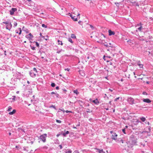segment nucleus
<instances>
[{
  "instance_id": "c03bdc74",
  "label": "nucleus",
  "mask_w": 153,
  "mask_h": 153,
  "mask_svg": "<svg viewBox=\"0 0 153 153\" xmlns=\"http://www.w3.org/2000/svg\"><path fill=\"white\" fill-rule=\"evenodd\" d=\"M86 112H87V113H90V109H88V108H87L86 109Z\"/></svg>"
},
{
  "instance_id": "ddd939ff",
  "label": "nucleus",
  "mask_w": 153,
  "mask_h": 153,
  "mask_svg": "<svg viewBox=\"0 0 153 153\" xmlns=\"http://www.w3.org/2000/svg\"><path fill=\"white\" fill-rule=\"evenodd\" d=\"M108 35L109 36H111L112 35H114L115 33L114 31H112L111 30H109L108 31Z\"/></svg>"
},
{
  "instance_id": "39448f33",
  "label": "nucleus",
  "mask_w": 153,
  "mask_h": 153,
  "mask_svg": "<svg viewBox=\"0 0 153 153\" xmlns=\"http://www.w3.org/2000/svg\"><path fill=\"white\" fill-rule=\"evenodd\" d=\"M17 10V9L16 8H12L10 11V14L11 15H13L14 14L15 12Z\"/></svg>"
},
{
  "instance_id": "0eeeda50",
  "label": "nucleus",
  "mask_w": 153,
  "mask_h": 153,
  "mask_svg": "<svg viewBox=\"0 0 153 153\" xmlns=\"http://www.w3.org/2000/svg\"><path fill=\"white\" fill-rule=\"evenodd\" d=\"M70 14L69 16L71 17V19L75 21H77V18L74 16H73V15L71 14L70 13H69Z\"/></svg>"
},
{
  "instance_id": "c85d7f7f",
  "label": "nucleus",
  "mask_w": 153,
  "mask_h": 153,
  "mask_svg": "<svg viewBox=\"0 0 153 153\" xmlns=\"http://www.w3.org/2000/svg\"><path fill=\"white\" fill-rule=\"evenodd\" d=\"M41 148L42 149H48V147H47V146H43L42 148Z\"/></svg>"
},
{
  "instance_id": "2f4dec72",
  "label": "nucleus",
  "mask_w": 153,
  "mask_h": 153,
  "mask_svg": "<svg viewBox=\"0 0 153 153\" xmlns=\"http://www.w3.org/2000/svg\"><path fill=\"white\" fill-rule=\"evenodd\" d=\"M28 147H25L24 148V150L26 151H28Z\"/></svg>"
},
{
  "instance_id": "3c124183",
  "label": "nucleus",
  "mask_w": 153,
  "mask_h": 153,
  "mask_svg": "<svg viewBox=\"0 0 153 153\" xmlns=\"http://www.w3.org/2000/svg\"><path fill=\"white\" fill-rule=\"evenodd\" d=\"M65 70H67V71H69L70 70V69L69 68H65Z\"/></svg>"
},
{
  "instance_id": "423d86ee",
  "label": "nucleus",
  "mask_w": 153,
  "mask_h": 153,
  "mask_svg": "<svg viewBox=\"0 0 153 153\" xmlns=\"http://www.w3.org/2000/svg\"><path fill=\"white\" fill-rule=\"evenodd\" d=\"M25 37L29 40H30L32 39L33 37V35H32L31 33H29V34L25 36Z\"/></svg>"
},
{
  "instance_id": "680f3d73",
  "label": "nucleus",
  "mask_w": 153,
  "mask_h": 153,
  "mask_svg": "<svg viewBox=\"0 0 153 153\" xmlns=\"http://www.w3.org/2000/svg\"><path fill=\"white\" fill-rule=\"evenodd\" d=\"M73 128H76V127H75L74 126H73Z\"/></svg>"
},
{
  "instance_id": "9b49d317",
  "label": "nucleus",
  "mask_w": 153,
  "mask_h": 153,
  "mask_svg": "<svg viewBox=\"0 0 153 153\" xmlns=\"http://www.w3.org/2000/svg\"><path fill=\"white\" fill-rule=\"evenodd\" d=\"M95 149L97 150V152H98L99 153H105L102 149H100L98 148H95Z\"/></svg>"
},
{
  "instance_id": "f8f14e48",
  "label": "nucleus",
  "mask_w": 153,
  "mask_h": 153,
  "mask_svg": "<svg viewBox=\"0 0 153 153\" xmlns=\"http://www.w3.org/2000/svg\"><path fill=\"white\" fill-rule=\"evenodd\" d=\"M62 132V131L61 132V134H62L64 137H66V135L68 134L69 133V131H65V133H63Z\"/></svg>"
},
{
  "instance_id": "4468645a",
  "label": "nucleus",
  "mask_w": 153,
  "mask_h": 153,
  "mask_svg": "<svg viewBox=\"0 0 153 153\" xmlns=\"http://www.w3.org/2000/svg\"><path fill=\"white\" fill-rule=\"evenodd\" d=\"M143 100L144 102L148 103H150L151 102V100L148 98L143 99Z\"/></svg>"
},
{
  "instance_id": "8fccbe9b",
  "label": "nucleus",
  "mask_w": 153,
  "mask_h": 153,
  "mask_svg": "<svg viewBox=\"0 0 153 153\" xmlns=\"http://www.w3.org/2000/svg\"><path fill=\"white\" fill-rule=\"evenodd\" d=\"M74 153H79V152L78 150H75L74 151Z\"/></svg>"
},
{
  "instance_id": "49530a36",
  "label": "nucleus",
  "mask_w": 153,
  "mask_h": 153,
  "mask_svg": "<svg viewBox=\"0 0 153 153\" xmlns=\"http://www.w3.org/2000/svg\"><path fill=\"white\" fill-rule=\"evenodd\" d=\"M59 146V147L60 149H62V145H60Z\"/></svg>"
},
{
  "instance_id": "cd10ccee",
  "label": "nucleus",
  "mask_w": 153,
  "mask_h": 153,
  "mask_svg": "<svg viewBox=\"0 0 153 153\" xmlns=\"http://www.w3.org/2000/svg\"><path fill=\"white\" fill-rule=\"evenodd\" d=\"M12 109V107L11 106H9L8 107V110H7L8 111H11V110Z\"/></svg>"
},
{
  "instance_id": "412c9836",
  "label": "nucleus",
  "mask_w": 153,
  "mask_h": 153,
  "mask_svg": "<svg viewBox=\"0 0 153 153\" xmlns=\"http://www.w3.org/2000/svg\"><path fill=\"white\" fill-rule=\"evenodd\" d=\"M68 40L69 42H70L72 43H73L74 42L73 41L72 39L71 38H68Z\"/></svg>"
},
{
  "instance_id": "1a4fd4ad",
  "label": "nucleus",
  "mask_w": 153,
  "mask_h": 153,
  "mask_svg": "<svg viewBox=\"0 0 153 153\" xmlns=\"http://www.w3.org/2000/svg\"><path fill=\"white\" fill-rule=\"evenodd\" d=\"M30 75L31 76L34 77L36 76V74L33 72L32 70L29 73Z\"/></svg>"
},
{
  "instance_id": "72a5a7b5",
  "label": "nucleus",
  "mask_w": 153,
  "mask_h": 153,
  "mask_svg": "<svg viewBox=\"0 0 153 153\" xmlns=\"http://www.w3.org/2000/svg\"><path fill=\"white\" fill-rule=\"evenodd\" d=\"M20 74L19 72H17V73H16L15 74V77L16 76V78H18V76H16V75H20Z\"/></svg>"
},
{
  "instance_id": "a19ab883",
  "label": "nucleus",
  "mask_w": 153,
  "mask_h": 153,
  "mask_svg": "<svg viewBox=\"0 0 153 153\" xmlns=\"http://www.w3.org/2000/svg\"><path fill=\"white\" fill-rule=\"evenodd\" d=\"M55 95H56V97H57V98L59 97V95L58 94L56 93Z\"/></svg>"
},
{
  "instance_id": "393cba45",
  "label": "nucleus",
  "mask_w": 153,
  "mask_h": 153,
  "mask_svg": "<svg viewBox=\"0 0 153 153\" xmlns=\"http://www.w3.org/2000/svg\"><path fill=\"white\" fill-rule=\"evenodd\" d=\"M140 119L143 122H144L146 120V118L144 117H142L140 118Z\"/></svg>"
},
{
  "instance_id": "58836bf2",
  "label": "nucleus",
  "mask_w": 153,
  "mask_h": 153,
  "mask_svg": "<svg viewBox=\"0 0 153 153\" xmlns=\"http://www.w3.org/2000/svg\"><path fill=\"white\" fill-rule=\"evenodd\" d=\"M42 26L43 27H45V28H46L47 27V26L46 25H45L44 24H42Z\"/></svg>"
},
{
  "instance_id": "7ed1b4c3",
  "label": "nucleus",
  "mask_w": 153,
  "mask_h": 153,
  "mask_svg": "<svg viewBox=\"0 0 153 153\" xmlns=\"http://www.w3.org/2000/svg\"><path fill=\"white\" fill-rule=\"evenodd\" d=\"M129 142L131 143L132 145H135L136 144L137 142L136 139L134 135H131L130 137Z\"/></svg>"
},
{
  "instance_id": "bf43d9fd",
  "label": "nucleus",
  "mask_w": 153,
  "mask_h": 153,
  "mask_svg": "<svg viewBox=\"0 0 153 153\" xmlns=\"http://www.w3.org/2000/svg\"><path fill=\"white\" fill-rule=\"evenodd\" d=\"M110 133H111V134H113V133H114V132H113V131H110Z\"/></svg>"
},
{
  "instance_id": "09e8293b",
  "label": "nucleus",
  "mask_w": 153,
  "mask_h": 153,
  "mask_svg": "<svg viewBox=\"0 0 153 153\" xmlns=\"http://www.w3.org/2000/svg\"><path fill=\"white\" fill-rule=\"evenodd\" d=\"M90 27L92 28L93 29H94V27L92 25H90Z\"/></svg>"
},
{
  "instance_id": "4d7b16f0",
  "label": "nucleus",
  "mask_w": 153,
  "mask_h": 153,
  "mask_svg": "<svg viewBox=\"0 0 153 153\" xmlns=\"http://www.w3.org/2000/svg\"><path fill=\"white\" fill-rule=\"evenodd\" d=\"M69 111L68 110H66L65 111V112L67 113H69Z\"/></svg>"
},
{
  "instance_id": "603ef678",
  "label": "nucleus",
  "mask_w": 153,
  "mask_h": 153,
  "mask_svg": "<svg viewBox=\"0 0 153 153\" xmlns=\"http://www.w3.org/2000/svg\"><path fill=\"white\" fill-rule=\"evenodd\" d=\"M56 94V93H55V92H52L51 93V94H54L55 95V94Z\"/></svg>"
},
{
  "instance_id": "4c0bfd02",
  "label": "nucleus",
  "mask_w": 153,
  "mask_h": 153,
  "mask_svg": "<svg viewBox=\"0 0 153 153\" xmlns=\"http://www.w3.org/2000/svg\"><path fill=\"white\" fill-rule=\"evenodd\" d=\"M122 131L124 134H126V133L125 132V128L122 129Z\"/></svg>"
},
{
  "instance_id": "dca6fc26",
  "label": "nucleus",
  "mask_w": 153,
  "mask_h": 153,
  "mask_svg": "<svg viewBox=\"0 0 153 153\" xmlns=\"http://www.w3.org/2000/svg\"><path fill=\"white\" fill-rule=\"evenodd\" d=\"M127 42H128V44L130 45H131L133 44V41L131 39L128 40L127 41Z\"/></svg>"
},
{
  "instance_id": "052dcab7",
  "label": "nucleus",
  "mask_w": 153,
  "mask_h": 153,
  "mask_svg": "<svg viewBox=\"0 0 153 153\" xmlns=\"http://www.w3.org/2000/svg\"><path fill=\"white\" fill-rule=\"evenodd\" d=\"M109 90L110 91H111V92H112L113 91V90L111 89L110 88H109Z\"/></svg>"
},
{
  "instance_id": "37998d69",
  "label": "nucleus",
  "mask_w": 153,
  "mask_h": 153,
  "mask_svg": "<svg viewBox=\"0 0 153 153\" xmlns=\"http://www.w3.org/2000/svg\"><path fill=\"white\" fill-rule=\"evenodd\" d=\"M120 98V97H117V98H116L114 100V101H115V102H116L117 101V100H119Z\"/></svg>"
},
{
  "instance_id": "0e129e2a",
  "label": "nucleus",
  "mask_w": 153,
  "mask_h": 153,
  "mask_svg": "<svg viewBox=\"0 0 153 153\" xmlns=\"http://www.w3.org/2000/svg\"><path fill=\"white\" fill-rule=\"evenodd\" d=\"M59 136V134H57L56 135L57 137H58Z\"/></svg>"
},
{
  "instance_id": "c756f323",
  "label": "nucleus",
  "mask_w": 153,
  "mask_h": 153,
  "mask_svg": "<svg viewBox=\"0 0 153 153\" xmlns=\"http://www.w3.org/2000/svg\"><path fill=\"white\" fill-rule=\"evenodd\" d=\"M51 87H54L55 86V84L54 83L52 82L51 83Z\"/></svg>"
},
{
  "instance_id": "f257e3e1",
  "label": "nucleus",
  "mask_w": 153,
  "mask_h": 153,
  "mask_svg": "<svg viewBox=\"0 0 153 153\" xmlns=\"http://www.w3.org/2000/svg\"><path fill=\"white\" fill-rule=\"evenodd\" d=\"M127 102L130 105H133L137 102H139L140 100L137 99L135 100L131 97H128L127 100Z\"/></svg>"
},
{
  "instance_id": "bb28decb",
  "label": "nucleus",
  "mask_w": 153,
  "mask_h": 153,
  "mask_svg": "<svg viewBox=\"0 0 153 153\" xmlns=\"http://www.w3.org/2000/svg\"><path fill=\"white\" fill-rule=\"evenodd\" d=\"M79 73L82 76H84L85 75V74L82 71H80L79 72Z\"/></svg>"
},
{
  "instance_id": "20e7f679",
  "label": "nucleus",
  "mask_w": 153,
  "mask_h": 153,
  "mask_svg": "<svg viewBox=\"0 0 153 153\" xmlns=\"http://www.w3.org/2000/svg\"><path fill=\"white\" fill-rule=\"evenodd\" d=\"M46 137L47 134H44L40 136L39 138L44 143H45L46 141Z\"/></svg>"
},
{
  "instance_id": "9d476101",
  "label": "nucleus",
  "mask_w": 153,
  "mask_h": 153,
  "mask_svg": "<svg viewBox=\"0 0 153 153\" xmlns=\"http://www.w3.org/2000/svg\"><path fill=\"white\" fill-rule=\"evenodd\" d=\"M92 102L96 105H98L100 103V102L97 98H96L95 100H92Z\"/></svg>"
},
{
  "instance_id": "69168bd1",
  "label": "nucleus",
  "mask_w": 153,
  "mask_h": 153,
  "mask_svg": "<svg viewBox=\"0 0 153 153\" xmlns=\"http://www.w3.org/2000/svg\"><path fill=\"white\" fill-rule=\"evenodd\" d=\"M141 145L143 146V147H144L145 146V144H142Z\"/></svg>"
},
{
  "instance_id": "5701e85b",
  "label": "nucleus",
  "mask_w": 153,
  "mask_h": 153,
  "mask_svg": "<svg viewBox=\"0 0 153 153\" xmlns=\"http://www.w3.org/2000/svg\"><path fill=\"white\" fill-rule=\"evenodd\" d=\"M104 45L106 47H110L111 48H113L114 46H109V45H108L107 44H104Z\"/></svg>"
},
{
  "instance_id": "864d4df0",
  "label": "nucleus",
  "mask_w": 153,
  "mask_h": 153,
  "mask_svg": "<svg viewBox=\"0 0 153 153\" xmlns=\"http://www.w3.org/2000/svg\"><path fill=\"white\" fill-rule=\"evenodd\" d=\"M142 24L140 22V23H139V24L137 25L138 26L140 25V26H142Z\"/></svg>"
},
{
  "instance_id": "2eb2a0df",
  "label": "nucleus",
  "mask_w": 153,
  "mask_h": 153,
  "mask_svg": "<svg viewBox=\"0 0 153 153\" xmlns=\"http://www.w3.org/2000/svg\"><path fill=\"white\" fill-rule=\"evenodd\" d=\"M18 30H19V32L18 30H16L15 31L16 33H18L19 35H20L21 34L22 30L21 28H18Z\"/></svg>"
},
{
  "instance_id": "5fc2aeb1",
  "label": "nucleus",
  "mask_w": 153,
  "mask_h": 153,
  "mask_svg": "<svg viewBox=\"0 0 153 153\" xmlns=\"http://www.w3.org/2000/svg\"><path fill=\"white\" fill-rule=\"evenodd\" d=\"M120 142H121L122 143H124V141L123 140H121L120 141Z\"/></svg>"
},
{
  "instance_id": "6e6552de",
  "label": "nucleus",
  "mask_w": 153,
  "mask_h": 153,
  "mask_svg": "<svg viewBox=\"0 0 153 153\" xmlns=\"http://www.w3.org/2000/svg\"><path fill=\"white\" fill-rule=\"evenodd\" d=\"M117 135L115 132L113 133L112 135V139L115 140H116L117 139Z\"/></svg>"
},
{
  "instance_id": "c9c22d12",
  "label": "nucleus",
  "mask_w": 153,
  "mask_h": 153,
  "mask_svg": "<svg viewBox=\"0 0 153 153\" xmlns=\"http://www.w3.org/2000/svg\"><path fill=\"white\" fill-rule=\"evenodd\" d=\"M36 43V46L38 47H39V43L37 42H35Z\"/></svg>"
},
{
  "instance_id": "e433bc0d",
  "label": "nucleus",
  "mask_w": 153,
  "mask_h": 153,
  "mask_svg": "<svg viewBox=\"0 0 153 153\" xmlns=\"http://www.w3.org/2000/svg\"><path fill=\"white\" fill-rule=\"evenodd\" d=\"M60 111H63L64 113L65 112V111L63 109H59V110L58 112H60Z\"/></svg>"
},
{
  "instance_id": "a18cd8bd",
  "label": "nucleus",
  "mask_w": 153,
  "mask_h": 153,
  "mask_svg": "<svg viewBox=\"0 0 153 153\" xmlns=\"http://www.w3.org/2000/svg\"><path fill=\"white\" fill-rule=\"evenodd\" d=\"M17 23L16 22H15L14 24V27H16L17 26Z\"/></svg>"
},
{
  "instance_id": "e2e57ef3",
  "label": "nucleus",
  "mask_w": 153,
  "mask_h": 153,
  "mask_svg": "<svg viewBox=\"0 0 153 153\" xmlns=\"http://www.w3.org/2000/svg\"><path fill=\"white\" fill-rule=\"evenodd\" d=\"M109 46H113V45H112L111 43H109Z\"/></svg>"
},
{
  "instance_id": "f03ea898",
  "label": "nucleus",
  "mask_w": 153,
  "mask_h": 153,
  "mask_svg": "<svg viewBox=\"0 0 153 153\" xmlns=\"http://www.w3.org/2000/svg\"><path fill=\"white\" fill-rule=\"evenodd\" d=\"M2 23L6 25V29L10 31L12 27V25L10 21L9 20L6 22H3Z\"/></svg>"
},
{
  "instance_id": "79ce46f5",
  "label": "nucleus",
  "mask_w": 153,
  "mask_h": 153,
  "mask_svg": "<svg viewBox=\"0 0 153 153\" xmlns=\"http://www.w3.org/2000/svg\"><path fill=\"white\" fill-rule=\"evenodd\" d=\"M33 71H35L37 73V70H36V68H33Z\"/></svg>"
},
{
  "instance_id": "13d9d810",
  "label": "nucleus",
  "mask_w": 153,
  "mask_h": 153,
  "mask_svg": "<svg viewBox=\"0 0 153 153\" xmlns=\"http://www.w3.org/2000/svg\"><path fill=\"white\" fill-rule=\"evenodd\" d=\"M39 35H40V36L41 37H42V36H42V33H40Z\"/></svg>"
},
{
  "instance_id": "4be33fe9",
  "label": "nucleus",
  "mask_w": 153,
  "mask_h": 153,
  "mask_svg": "<svg viewBox=\"0 0 153 153\" xmlns=\"http://www.w3.org/2000/svg\"><path fill=\"white\" fill-rule=\"evenodd\" d=\"M58 42V45H63V43H62V41H60L59 40H58L57 41Z\"/></svg>"
},
{
  "instance_id": "f3484780",
  "label": "nucleus",
  "mask_w": 153,
  "mask_h": 153,
  "mask_svg": "<svg viewBox=\"0 0 153 153\" xmlns=\"http://www.w3.org/2000/svg\"><path fill=\"white\" fill-rule=\"evenodd\" d=\"M140 61H139L138 62L137 64L139 66L140 68H142L143 67V65L140 63Z\"/></svg>"
},
{
  "instance_id": "f704fd0d",
  "label": "nucleus",
  "mask_w": 153,
  "mask_h": 153,
  "mask_svg": "<svg viewBox=\"0 0 153 153\" xmlns=\"http://www.w3.org/2000/svg\"><path fill=\"white\" fill-rule=\"evenodd\" d=\"M50 108H53L55 109L56 110V108L55 106L53 105H52L50 107Z\"/></svg>"
},
{
  "instance_id": "774afa93",
  "label": "nucleus",
  "mask_w": 153,
  "mask_h": 153,
  "mask_svg": "<svg viewBox=\"0 0 153 153\" xmlns=\"http://www.w3.org/2000/svg\"><path fill=\"white\" fill-rule=\"evenodd\" d=\"M89 101H92V99H90L89 100Z\"/></svg>"
},
{
  "instance_id": "6ab92c4d",
  "label": "nucleus",
  "mask_w": 153,
  "mask_h": 153,
  "mask_svg": "<svg viewBox=\"0 0 153 153\" xmlns=\"http://www.w3.org/2000/svg\"><path fill=\"white\" fill-rule=\"evenodd\" d=\"M71 38L73 39H75L76 38V37L75 35L74 34H71Z\"/></svg>"
},
{
  "instance_id": "ea45409f",
  "label": "nucleus",
  "mask_w": 153,
  "mask_h": 153,
  "mask_svg": "<svg viewBox=\"0 0 153 153\" xmlns=\"http://www.w3.org/2000/svg\"><path fill=\"white\" fill-rule=\"evenodd\" d=\"M56 121L57 123H61V122H62L61 120H56Z\"/></svg>"
},
{
  "instance_id": "de8ad7c7",
  "label": "nucleus",
  "mask_w": 153,
  "mask_h": 153,
  "mask_svg": "<svg viewBox=\"0 0 153 153\" xmlns=\"http://www.w3.org/2000/svg\"><path fill=\"white\" fill-rule=\"evenodd\" d=\"M13 98H12V100H13V101H15V98H16V97L15 96H13Z\"/></svg>"
},
{
  "instance_id": "a211bd4d",
  "label": "nucleus",
  "mask_w": 153,
  "mask_h": 153,
  "mask_svg": "<svg viewBox=\"0 0 153 153\" xmlns=\"http://www.w3.org/2000/svg\"><path fill=\"white\" fill-rule=\"evenodd\" d=\"M16 112V110L15 109H14L12 111L9 112V114L10 115H13Z\"/></svg>"
},
{
  "instance_id": "6e6d98bb",
  "label": "nucleus",
  "mask_w": 153,
  "mask_h": 153,
  "mask_svg": "<svg viewBox=\"0 0 153 153\" xmlns=\"http://www.w3.org/2000/svg\"><path fill=\"white\" fill-rule=\"evenodd\" d=\"M59 86H56V90H58L59 89Z\"/></svg>"
},
{
  "instance_id": "b1692460",
  "label": "nucleus",
  "mask_w": 153,
  "mask_h": 153,
  "mask_svg": "<svg viewBox=\"0 0 153 153\" xmlns=\"http://www.w3.org/2000/svg\"><path fill=\"white\" fill-rule=\"evenodd\" d=\"M73 92L74 93L76 94V95L78 94L79 93L78 92L77 90H74L73 91Z\"/></svg>"
},
{
  "instance_id": "338daca9",
  "label": "nucleus",
  "mask_w": 153,
  "mask_h": 153,
  "mask_svg": "<svg viewBox=\"0 0 153 153\" xmlns=\"http://www.w3.org/2000/svg\"><path fill=\"white\" fill-rule=\"evenodd\" d=\"M69 113H73V112L72 111H69Z\"/></svg>"
},
{
  "instance_id": "473e14b6",
  "label": "nucleus",
  "mask_w": 153,
  "mask_h": 153,
  "mask_svg": "<svg viewBox=\"0 0 153 153\" xmlns=\"http://www.w3.org/2000/svg\"><path fill=\"white\" fill-rule=\"evenodd\" d=\"M30 47L31 49L32 50H35V47H33V46H32L31 45H30Z\"/></svg>"
},
{
  "instance_id": "a878e982",
  "label": "nucleus",
  "mask_w": 153,
  "mask_h": 153,
  "mask_svg": "<svg viewBox=\"0 0 153 153\" xmlns=\"http://www.w3.org/2000/svg\"><path fill=\"white\" fill-rule=\"evenodd\" d=\"M42 38H44L46 40H47L48 39V37L47 36L46 37L42 36Z\"/></svg>"
},
{
  "instance_id": "aec40b11",
  "label": "nucleus",
  "mask_w": 153,
  "mask_h": 153,
  "mask_svg": "<svg viewBox=\"0 0 153 153\" xmlns=\"http://www.w3.org/2000/svg\"><path fill=\"white\" fill-rule=\"evenodd\" d=\"M72 151L71 149H68L65 152V153H72Z\"/></svg>"
},
{
  "instance_id": "7c9ffc66",
  "label": "nucleus",
  "mask_w": 153,
  "mask_h": 153,
  "mask_svg": "<svg viewBox=\"0 0 153 153\" xmlns=\"http://www.w3.org/2000/svg\"><path fill=\"white\" fill-rule=\"evenodd\" d=\"M142 28V26H140L137 29L139 31H141Z\"/></svg>"
}]
</instances>
